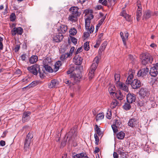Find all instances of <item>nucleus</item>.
I'll list each match as a JSON object with an SVG mask.
<instances>
[{"label":"nucleus","instance_id":"1","mask_svg":"<svg viewBox=\"0 0 158 158\" xmlns=\"http://www.w3.org/2000/svg\"><path fill=\"white\" fill-rule=\"evenodd\" d=\"M99 61V58L98 56H96L94 59L88 74L89 78V80L92 79L94 77V72L98 65Z\"/></svg>","mask_w":158,"mask_h":158},{"label":"nucleus","instance_id":"2","mask_svg":"<svg viewBox=\"0 0 158 158\" xmlns=\"http://www.w3.org/2000/svg\"><path fill=\"white\" fill-rule=\"evenodd\" d=\"M87 18L85 19V27L86 30H89L90 26V20L94 17L92 10H85L84 12Z\"/></svg>","mask_w":158,"mask_h":158},{"label":"nucleus","instance_id":"3","mask_svg":"<svg viewBox=\"0 0 158 158\" xmlns=\"http://www.w3.org/2000/svg\"><path fill=\"white\" fill-rule=\"evenodd\" d=\"M140 59L142 64L144 65L149 63H152L153 60L152 56L149 53L142 54L140 56Z\"/></svg>","mask_w":158,"mask_h":158},{"label":"nucleus","instance_id":"4","mask_svg":"<svg viewBox=\"0 0 158 158\" xmlns=\"http://www.w3.org/2000/svg\"><path fill=\"white\" fill-rule=\"evenodd\" d=\"M33 137V135L32 132H29L27 135L24 143V149L27 151L30 145L32 138Z\"/></svg>","mask_w":158,"mask_h":158},{"label":"nucleus","instance_id":"5","mask_svg":"<svg viewBox=\"0 0 158 158\" xmlns=\"http://www.w3.org/2000/svg\"><path fill=\"white\" fill-rule=\"evenodd\" d=\"M27 69L31 73L35 75H36L38 73V70H39L40 65L37 64H35L28 67Z\"/></svg>","mask_w":158,"mask_h":158},{"label":"nucleus","instance_id":"6","mask_svg":"<svg viewBox=\"0 0 158 158\" xmlns=\"http://www.w3.org/2000/svg\"><path fill=\"white\" fill-rule=\"evenodd\" d=\"M77 135V133L76 130L75 129H73L71 130L68 134V136L67 137V140H68V142L69 144L70 143L73 139Z\"/></svg>","mask_w":158,"mask_h":158},{"label":"nucleus","instance_id":"7","mask_svg":"<svg viewBox=\"0 0 158 158\" xmlns=\"http://www.w3.org/2000/svg\"><path fill=\"white\" fill-rule=\"evenodd\" d=\"M149 69L148 68H144L139 70L137 73V75L138 77H144L147 75Z\"/></svg>","mask_w":158,"mask_h":158},{"label":"nucleus","instance_id":"8","mask_svg":"<svg viewBox=\"0 0 158 158\" xmlns=\"http://www.w3.org/2000/svg\"><path fill=\"white\" fill-rule=\"evenodd\" d=\"M116 85L119 89L126 92H127L129 91L128 87L125 84L122 82H118Z\"/></svg>","mask_w":158,"mask_h":158},{"label":"nucleus","instance_id":"9","mask_svg":"<svg viewBox=\"0 0 158 158\" xmlns=\"http://www.w3.org/2000/svg\"><path fill=\"white\" fill-rule=\"evenodd\" d=\"M78 8L77 7L73 6L69 9L70 14L79 16L81 14V13L78 11Z\"/></svg>","mask_w":158,"mask_h":158},{"label":"nucleus","instance_id":"10","mask_svg":"<svg viewBox=\"0 0 158 158\" xmlns=\"http://www.w3.org/2000/svg\"><path fill=\"white\" fill-rule=\"evenodd\" d=\"M128 125L132 127H137L138 125V122L135 118L130 119L128 123Z\"/></svg>","mask_w":158,"mask_h":158},{"label":"nucleus","instance_id":"11","mask_svg":"<svg viewBox=\"0 0 158 158\" xmlns=\"http://www.w3.org/2000/svg\"><path fill=\"white\" fill-rule=\"evenodd\" d=\"M139 94L141 97L144 98L148 97L149 93L148 89L142 88L139 91Z\"/></svg>","mask_w":158,"mask_h":158},{"label":"nucleus","instance_id":"12","mask_svg":"<svg viewBox=\"0 0 158 158\" xmlns=\"http://www.w3.org/2000/svg\"><path fill=\"white\" fill-rule=\"evenodd\" d=\"M11 31L13 35H15L16 34L21 35L23 32V30L21 27H15Z\"/></svg>","mask_w":158,"mask_h":158},{"label":"nucleus","instance_id":"13","mask_svg":"<svg viewBox=\"0 0 158 158\" xmlns=\"http://www.w3.org/2000/svg\"><path fill=\"white\" fill-rule=\"evenodd\" d=\"M132 88L134 89H137L141 86V83L140 81L137 79H134L131 83Z\"/></svg>","mask_w":158,"mask_h":158},{"label":"nucleus","instance_id":"14","mask_svg":"<svg viewBox=\"0 0 158 158\" xmlns=\"http://www.w3.org/2000/svg\"><path fill=\"white\" fill-rule=\"evenodd\" d=\"M127 102L129 103H132L135 102L136 99L135 95L133 94L129 93L127 96Z\"/></svg>","mask_w":158,"mask_h":158},{"label":"nucleus","instance_id":"15","mask_svg":"<svg viewBox=\"0 0 158 158\" xmlns=\"http://www.w3.org/2000/svg\"><path fill=\"white\" fill-rule=\"evenodd\" d=\"M83 58L78 55H76L73 58L74 63L77 65H80L82 63Z\"/></svg>","mask_w":158,"mask_h":158},{"label":"nucleus","instance_id":"16","mask_svg":"<svg viewBox=\"0 0 158 158\" xmlns=\"http://www.w3.org/2000/svg\"><path fill=\"white\" fill-rule=\"evenodd\" d=\"M63 38V36L61 33L56 34L53 38V41L54 42H59L61 41Z\"/></svg>","mask_w":158,"mask_h":158},{"label":"nucleus","instance_id":"17","mask_svg":"<svg viewBox=\"0 0 158 158\" xmlns=\"http://www.w3.org/2000/svg\"><path fill=\"white\" fill-rule=\"evenodd\" d=\"M124 35H123V33L121 32L120 33V35L122 39L123 44L124 45H126V40L128 39L129 36L128 33L127 32H126L124 33Z\"/></svg>","mask_w":158,"mask_h":158},{"label":"nucleus","instance_id":"18","mask_svg":"<svg viewBox=\"0 0 158 158\" xmlns=\"http://www.w3.org/2000/svg\"><path fill=\"white\" fill-rule=\"evenodd\" d=\"M157 69L155 66L151 68L149 72L150 75L154 77L156 76L158 73Z\"/></svg>","mask_w":158,"mask_h":158},{"label":"nucleus","instance_id":"19","mask_svg":"<svg viewBox=\"0 0 158 158\" xmlns=\"http://www.w3.org/2000/svg\"><path fill=\"white\" fill-rule=\"evenodd\" d=\"M152 15V12L150 10L146 11L144 13L143 16V19L146 20L149 19Z\"/></svg>","mask_w":158,"mask_h":158},{"label":"nucleus","instance_id":"20","mask_svg":"<svg viewBox=\"0 0 158 158\" xmlns=\"http://www.w3.org/2000/svg\"><path fill=\"white\" fill-rule=\"evenodd\" d=\"M78 17V16L70 14L68 17V20L72 23H76L77 21Z\"/></svg>","mask_w":158,"mask_h":158},{"label":"nucleus","instance_id":"21","mask_svg":"<svg viewBox=\"0 0 158 158\" xmlns=\"http://www.w3.org/2000/svg\"><path fill=\"white\" fill-rule=\"evenodd\" d=\"M30 114L31 113L30 112H24L22 118V121L25 122L28 121L30 119Z\"/></svg>","mask_w":158,"mask_h":158},{"label":"nucleus","instance_id":"22","mask_svg":"<svg viewBox=\"0 0 158 158\" xmlns=\"http://www.w3.org/2000/svg\"><path fill=\"white\" fill-rule=\"evenodd\" d=\"M58 84V81L57 80L54 79L51 80V82L48 84L49 88H54Z\"/></svg>","mask_w":158,"mask_h":158},{"label":"nucleus","instance_id":"23","mask_svg":"<svg viewBox=\"0 0 158 158\" xmlns=\"http://www.w3.org/2000/svg\"><path fill=\"white\" fill-rule=\"evenodd\" d=\"M38 83V82L34 81L29 84L28 85L24 87L23 89H29L30 88L36 86Z\"/></svg>","mask_w":158,"mask_h":158},{"label":"nucleus","instance_id":"24","mask_svg":"<svg viewBox=\"0 0 158 158\" xmlns=\"http://www.w3.org/2000/svg\"><path fill=\"white\" fill-rule=\"evenodd\" d=\"M38 57L36 55L32 56L29 59V62L31 64H34L38 60Z\"/></svg>","mask_w":158,"mask_h":158},{"label":"nucleus","instance_id":"25","mask_svg":"<svg viewBox=\"0 0 158 158\" xmlns=\"http://www.w3.org/2000/svg\"><path fill=\"white\" fill-rule=\"evenodd\" d=\"M118 153L120 155L123 156L122 157L123 158H124L125 157H126V155L125 152H124V150L123 149V148H120L118 149Z\"/></svg>","mask_w":158,"mask_h":158},{"label":"nucleus","instance_id":"26","mask_svg":"<svg viewBox=\"0 0 158 158\" xmlns=\"http://www.w3.org/2000/svg\"><path fill=\"white\" fill-rule=\"evenodd\" d=\"M61 65V63L60 61H58L56 62L54 65V71L55 72L57 71Z\"/></svg>","mask_w":158,"mask_h":158},{"label":"nucleus","instance_id":"27","mask_svg":"<svg viewBox=\"0 0 158 158\" xmlns=\"http://www.w3.org/2000/svg\"><path fill=\"white\" fill-rule=\"evenodd\" d=\"M72 78L74 80V83H75L80 81L81 77L79 75L75 74L73 75Z\"/></svg>","mask_w":158,"mask_h":158},{"label":"nucleus","instance_id":"28","mask_svg":"<svg viewBox=\"0 0 158 158\" xmlns=\"http://www.w3.org/2000/svg\"><path fill=\"white\" fill-rule=\"evenodd\" d=\"M70 56V54L69 52H67L62 55L60 57V59L61 60L64 61L66 59Z\"/></svg>","mask_w":158,"mask_h":158},{"label":"nucleus","instance_id":"29","mask_svg":"<svg viewBox=\"0 0 158 158\" xmlns=\"http://www.w3.org/2000/svg\"><path fill=\"white\" fill-rule=\"evenodd\" d=\"M125 135V133L121 131L117 134V137L119 139H122L124 138Z\"/></svg>","mask_w":158,"mask_h":158},{"label":"nucleus","instance_id":"30","mask_svg":"<svg viewBox=\"0 0 158 158\" xmlns=\"http://www.w3.org/2000/svg\"><path fill=\"white\" fill-rule=\"evenodd\" d=\"M104 114L103 113H101L98 114L96 117V121L103 119L104 118Z\"/></svg>","mask_w":158,"mask_h":158},{"label":"nucleus","instance_id":"31","mask_svg":"<svg viewBox=\"0 0 158 158\" xmlns=\"http://www.w3.org/2000/svg\"><path fill=\"white\" fill-rule=\"evenodd\" d=\"M142 15V10H137L136 14V19L137 21H139Z\"/></svg>","mask_w":158,"mask_h":158},{"label":"nucleus","instance_id":"32","mask_svg":"<svg viewBox=\"0 0 158 158\" xmlns=\"http://www.w3.org/2000/svg\"><path fill=\"white\" fill-rule=\"evenodd\" d=\"M61 33H65L67 30V27L66 25H62L60 26Z\"/></svg>","mask_w":158,"mask_h":158},{"label":"nucleus","instance_id":"33","mask_svg":"<svg viewBox=\"0 0 158 158\" xmlns=\"http://www.w3.org/2000/svg\"><path fill=\"white\" fill-rule=\"evenodd\" d=\"M114 82L116 85L118 82H120V75L118 74H115L114 75Z\"/></svg>","mask_w":158,"mask_h":158},{"label":"nucleus","instance_id":"34","mask_svg":"<svg viewBox=\"0 0 158 158\" xmlns=\"http://www.w3.org/2000/svg\"><path fill=\"white\" fill-rule=\"evenodd\" d=\"M116 97L118 99L121 100L123 99V96L120 91L116 94Z\"/></svg>","mask_w":158,"mask_h":158},{"label":"nucleus","instance_id":"35","mask_svg":"<svg viewBox=\"0 0 158 158\" xmlns=\"http://www.w3.org/2000/svg\"><path fill=\"white\" fill-rule=\"evenodd\" d=\"M95 129L96 132L97 133V134L99 136L102 135V133L100 129L98 127L97 125H95Z\"/></svg>","mask_w":158,"mask_h":158},{"label":"nucleus","instance_id":"36","mask_svg":"<svg viewBox=\"0 0 158 158\" xmlns=\"http://www.w3.org/2000/svg\"><path fill=\"white\" fill-rule=\"evenodd\" d=\"M44 67L45 70L49 72L52 73L53 72V70L51 67L47 64H44Z\"/></svg>","mask_w":158,"mask_h":158},{"label":"nucleus","instance_id":"37","mask_svg":"<svg viewBox=\"0 0 158 158\" xmlns=\"http://www.w3.org/2000/svg\"><path fill=\"white\" fill-rule=\"evenodd\" d=\"M118 104V102L116 100H113L110 104L111 108L113 109L115 108L117 105Z\"/></svg>","mask_w":158,"mask_h":158},{"label":"nucleus","instance_id":"38","mask_svg":"<svg viewBox=\"0 0 158 158\" xmlns=\"http://www.w3.org/2000/svg\"><path fill=\"white\" fill-rule=\"evenodd\" d=\"M105 20V18H102L99 21L98 23L97 24L96 26V30H98L99 27L102 24Z\"/></svg>","mask_w":158,"mask_h":158},{"label":"nucleus","instance_id":"39","mask_svg":"<svg viewBox=\"0 0 158 158\" xmlns=\"http://www.w3.org/2000/svg\"><path fill=\"white\" fill-rule=\"evenodd\" d=\"M107 42L106 41H105L102 44L100 48V50H101L102 51H104L107 45Z\"/></svg>","mask_w":158,"mask_h":158},{"label":"nucleus","instance_id":"40","mask_svg":"<svg viewBox=\"0 0 158 158\" xmlns=\"http://www.w3.org/2000/svg\"><path fill=\"white\" fill-rule=\"evenodd\" d=\"M69 32L71 35H74L77 34V31L75 28H73L71 29Z\"/></svg>","mask_w":158,"mask_h":158},{"label":"nucleus","instance_id":"41","mask_svg":"<svg viewBox=\"0 0 158 158\" xmlns=\"http://www.w3.org/2000/svg\"><path fill=\"white\" fill-rule=\"evenodd\" d=\"M39 73V76L41 78H43L44 77V72L43 70H41L40 68L39 69V70L38 71V73Z\"/></svg>","mask_w":158,"mask_h":158},{"label":"nucleus","instance_id":"42","mask_svg":"<svg viewBox=\"0 0 158 158\" xmlns=\"http://www.w3.org/2000/svg\"><path fill=\"white\" fill-rule=\"evenodd\" d=\"M84 48L85 50L86 51H88L89 48V42H86L85 43L84 45Z\"/></svg>","mask_w":158,"mask_h":158},{"label":"nucleus","instance_id":"43","mask_svg":"<svg viewBox=\"0 0 158 158\" xmlns=\"http://www.w3.org/2000/svg\"><path fill=\"white\" fill-rule=\"evenodd\" d=\"M131 107V105L129 104L125 103L123 106V108L124 109L128 110H129Z\"/></svg>","mask_w":158,"mask_h":158},{"label":"nucleus","instance_id":"44","mask_svg":"<svg viewBox=\"0 0 158 158\" xmlns=\"http://www.w3.org/2000/svg\"><path fill=\"white\" fill-rule=\"evenodd\" d=\"M112 115L111 111L110 110H108L107 112L106 117L108 119H110Z\"/></svg>","mask_w":158,"mask_h":158},{"label":"nucleus","instance_id":"45","mask_svg":"<svg viewBox=\"0 0 158 158\" xmlns=\"http://www.w3.org/2000/svg\"><path fill=\"white\" fill-rule=\"evenodd\" d=\"M115 88L114 86H111L109 88L108 90L110 94H114Z\"/></svg>","mask_w":158,"mask_h":158},{"label":"nucleus","instance_id":"46","mask_svg":"<svg viewBox=\"0 0 158 158\" xmlns=\"http://www.w3.org/2000/svg\"><path fill=\"white\" fill-rule=\"evenodd\" d=\"M83 156H84L83 153H81L73 156L72 158H81Z\"/></svg>","mask_w":158,"mask_h":158},{"label":"nucleus","instance_id":"47","mask_svg":"<svg viewBox=\"0 0 158 158\" xmlns=\"http://www.w3.org/2000/svg\"><path fill=\"white\" fill-rule=\"evenodd\" d=\"M10 19L11 21H14L16 19V16L15 14L14 13H12L10 16Z\"/></svg>","mask_w":158,"mask_h":158},{"label":"nucleus","instance_id":"48","mask_svg":"<svg viewBox=\"0 0 158 158\" xmlns=\"http://www.w3.org/2000/svg\"><path fill=\"white\" fill-rule=\"evenodd\" d=\"M111 127L114 133L117 132L118 131V126L116 125H115L114 124H113L111 126Z\"/></svg>","mask_w":158,"mask_h":158},{"label":"nucleus","instance_id":"49","mask_svg":"<svg viewBox=\"0 0 158 158\" xmlns=\"http://www.w3.org/2000/svg\"><path fill=\"white\" fill-rule=\"evenodd\" d=\"M94 137L95 139V144H98L99 143V139L97 134H94Z\"/></svg>","mask_w":158,"mask_h":158},{"label":"nucleus","instance_id":"50","mask_svg":"<svg viewBox=\"0 0 158 158\" xmlns=\"http://www.w3.org/2000/svg\"><path fill=\"white\" fill-rule=\"evenodd\" d=\"M70 37L71 41L74 44H76L77 43V39L73 37Z\"/></svg>","mask_w":158,"mask_h":158},{"label":"nucleus","instance_id":"51","mask_svg":"<svg viewBox=\"0 0 158 158\" xmlns=\"http://www.w3.org/2000/svg\"><path fill=\"white\" fill-rule=\"evenodd\" d=\"M94 30V28L92 25H91L89 27V30H86L87 31H89L90 33L91 34L93 33Z\"/></svg>","mask_w":158,"mask_h":158},{"label":"nucleus","instance_id":"52","mask_svg":"<svg viewBox=\"0 0 158 158\" xmlns=\"http://www.w3.org/2000/svg\"><path fill=\"white\" fill-rule=\"evenodd\" d=\"M122 124L121 122L119 120H116L114 123V124L118 127Z\"/></svg>","mask_w":158,"mask_h":158},{"label":"nucleus","instance_id":"53","mask_svg":"<svg viewBox=\"0 0 158 158\" xmlns=\"http://www.w3.org/2000/svg\"><path fill=\"white\" fill-rule=\"evenodd\" d=\"M101 41H100V40H97L96 41V44L94 46V48H98L100 45Z\"/></svg>","mask_w":158,"mask_h":158},{"label":"nucleus","instance_id":"54","mask_svg":"<svg viewBox=\"0 0 158 158\" xmlns=\"http://www.w3.org/2000/svg\"><path fill=\"white\" fill-rule=\"evenodd\" d=\"M127 21H130L131 20V16L129 15L128 14H125V15L123 17Z\"/></svg>","mask_w":158,"mask_h":158},{"label":"nucleus","instance_id":"55","mask_svg":"<svg viewBox=\"0 0 158 158\" xmlns=\"http://www.w3.org/2000/svg\"><path fill=\"white\" fill-rule=\"evenodd\" d=\"M90 33L88 32H85L83 34V35L84 37L85 38H87L89 36V35Z\"/></svg>","mask_w":158,"mask_h":158},{"label":"nucleus","instance_id":"56","mask_svg":"<svg viewBox=\"0 0 158 158\" xmlns=\"http://www.w3.org/2000/svg\"><path fill=\"white\" fill-rule=\"evenodd\" d=\"M27 55L26 54H22L21 56V60L23 61L25 60L27 58Z\"/></svg>","mask_w":158,"mask_h":158},{"label":"nucleus","instance_id":"57","mask_svg":"<svg viewBox=\"0 0 158 158\" xmlns=\"http://www.w3.org/2000/svg\"><path fill=\"white\" fill-rule=\"evenodd\" d=\"M82 51V48L81 47H80L78 48L77 50L76 51L75 53V54L76 55H77V54L80 53V52H81Z\"/></svg>","mask_w":158,"mask_h":158},{"label":"nucleus","instance_id":"58","mask_svg":"<svg viewBox=\"0 0 158 158\" xmlns=\"http://www.w3.org/2000/svg\"><path fill=\"white\" fill-rule=\"evenodd\" d=\"M129 58L131 60V62L133 61V62H135V58H133V56L131 55H129Z\"/></svg>","mask_w":158,"mask_h":158},{"label":"nucleus","instance_id":"59","mask_svg":"<svg viewBox=\"0 0 158 158\" xmlns=\"http://www.w3.org/2000/svg\"><path fill=\"white\" fill-rule=\"evenodd\" d=\"M74 49L75 48L74 47H72L71 48L70 50L69 53L70 54V56H72L73 53Z\"/></svg>","mask_w":158,"mask_h":158},{"label":"nucleus","instance_id":"60","mask_svg":"<svg viewBox=\"0 0 158 158\" xmlns=\"http://www.w3.org/2000/svg\"><path fill=\"white\" fill-rule=\"evenodd\" d=\"M103 35V33H101L98 36V40H100V41H102V37Z\"/></svg>","mask_w":158,"mask_h":158},{"label":"nucleus","instance_id":"61","mask_svg":"<svg viewBox=\"0 0 158 158\" xmlns=\"http://www.w3.org/2000/svg\"><path fill=\"white\" fill-rule=\"evenodd\" d=\"M131 79L130 80V79L127 78L126 81V84L129 85L131 84Z\"/></svg>","mask_w":158,"mask_h":158},{"label":"nucleus","instance_id":"62","mask_svg":"<svg viewBox=\"0 0 158 158\" xmlns=\"http://www.w3.org/2000/svg\"><path fill=\"white\" fill-rule=\"evenodd\" d=\"M137 7H138V9L137 10H142V8H141V5L138 2H137Z\"/></svg>","mask_w":158,"mask_h":158},{"label":"nucleus","instance_id":"63","mask_svg":"<svg viewBox=\"0 0 158 158\" xmlns=\"http://www.w3.org/2000/svg\"><path fill=\"white\" fill-rule=\"evenodd\" d=\"M121 15L123 17H124L125 15V14H127L126 13V11L125 10H123L121 13Z\"/></svg>","mask_w":158,"mask_h":158},{"label":"nucleus","instance_id":"64","mask_svg":"<svg viewBox=\"0 0 158 158\" xmlns=\"http://www.w3.org/2000/svg\"><path fill=\"white\" fill-rule=\"evenodd\" d=\"M113 155L114 158H118V154L116 152H114L113 153Z\"/></svg>","mask_w":158,"mask_h":158}]
</instances>
